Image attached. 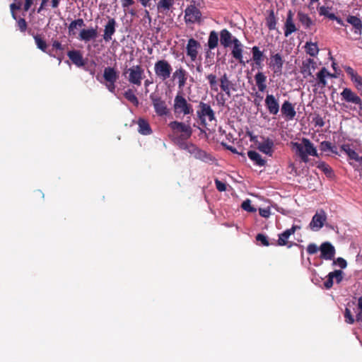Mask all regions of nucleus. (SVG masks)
<instances>
[{
	"label": "nucleus",
	"instance_id": "nucleus-1",
	"mask_svg": "<svg viewBox=\"0 0 362 362\" xmlns=\"http://www.w3.org/2000/svg\"><path fill=\"white\" fill-rule=\"evenodd\" d=\"M196 116L199 124L201 126L199 129L202 132L203 128L207 130L216 124L215 113L209 103L200 102L197 106Z\"/></svg>",
	"mask_w": 362,
	"mask_h": 362
},
{
	"label": "nucleus",
	"instance_id": "nucleus-2",
	"mask_svg": "<svg viewBox=\"0 0 362 362\" xmlns=\"http://www.w3.org/2000/svg\"><path fill=\"white\" fill-rule=\"evenodd\" d=\"M292 146L296 153L305 163L309 161L308 156H318L316 148L307 138H303L300 143L293 142Z\"/></svg>",
	"mask_w": 362,
	"mask_h": 362
},
{
	"label": "nucleus",
	"instance_id": "nucleus-3",
	"mask_svg": "<svg viewBox=\"0 0 362 362\" xmlns=\"http://www.w3.org/2000/svg\"><path fill=\"white\" fill-rule=\"evenodd\" d=\"M173 111L177 117L180 115H192L194 113L192 105L187 102L180 93H177L175 97Z\"/></svg>",
	"mask_w": 362,
	"mask_h": 362
},
{
	"label": "nucleus",
	"instance_id": "nucleus-4",
	"mask_svg": "<svg viewBox=\"0 0 362 362\" xmlns=\"http://www.w3.org/2000/svg\"><path fill=\"white\" fill-rule=\"evenodd\" d=\"M122 75L127 78L131 84L139 86L144 76V69L139 64L134 65L130 68L126 66L123 70Z\"/></svg>",
	"mask_w": 362,
	"mask_h": 362
},
{
	"label": "nucleus",
	"instance_id": "nucleus-5",
	"mask_svg": "<svg viewBox=\"0 0 362 362\" xmlns=\"http://www.w3.org/2000/svg\"><path fill=\"white\" fill-rule=\"evenodd\" d=\"M168 126L174 134L180 133V135L178 136L179 143L187 141L192 134V129L188 124L178 121H173L169 123Z\"/></svg>",
	"mask_w": 362,
	"mask_h": 362
},
{
	"label": "nucleus",
	"instance_id": "nucleus-6",
	"mask_svg": "<svg viewBox=\"0 0 362 362\" xmlns=\"http://www.w3.org/2000/svg\"><path fill=\"white\" fill-rule=\"evenodd\" d=\"M228 47L231 49V54L240 64L243 66L245 65V62L243 59V45L234 36L228 31Z\"/></svg>",
	"mask_w": 362,
	"mask_h": 362
},
{
	"label": "nucleus",
	"instance_id": "nucleus-7",
	"mask_svg": "<svg viewBox=\"0 0 362 362\" xmlns=\"http://www.w3.org/2000/svg\"><path fill=\"white\" fill-rule=\"evenodd\" d=\"M154 71L158 79L162 81H165L170 78L173 71V68L167 60L160 59L154 64Z\"/></svg>",
	"mask_w": 362,
	"mask_h": 362
},
{
	"label": "nucleus",
	"instance_id": "nucleus-8",
	"mask_svg": "<svg viewBox=\"0 0 362 362\" xmlns=\"http://www.w3.org/2000/svg\"><path fill=\"white\" fill-rule=\"evenodd\" d=\"M119 74L115 67L107 66L104 69L103 78L105 81L106 88L112 93H115V83L119 79Z\"/></svg>",
	"mask_w": 362,
	"mask_h": 362
},
{
	"label": "nucleus",
	"instance_id": "nucleus-9",
	"mask_svg": "<svg viewBox=\"0 0 362 362\" xmlns=\"http://www.w3.org/2000/svg\"><path fill=\"white\" fill-rule=\"evenodd\" d=\"M150 99L152 102L156 113L160 117L167 115L168 109L165 100L159 95L158 93H152L150 95Z\"/></svg>",
	"mask_w": 362,
	"mask_h": 362
},
{
	"label": "nucleus",
	"instance_id": "nucleus-10",
	"mask_svg": "<svg viewBox=\"0 0 362 362\" xmlns=\"http://www.w3.org/2000/svg\"><path fill=\"white\" fill-rule=\"evenodd\" d=\"M202 13L199 8L188 6L185 11V21L186 23H194L200 21Z\"/></svg>",
	"mask_w": 362,
	"mask_h": 362
},
{
	"label": "nucleus",
	"instance_id": "nucleus-11",
	"mask_svg": "<svg viewBox=\"0 0 362 362\" xmlns=\"http://www.w3.org/2000/svg\"><path fill=\"white\" fill-rule=\"evenodd\" d=\"M284 59L279 53L272 54L269 63V68L273 71L274 74L279 76L282 74L284 65Z\"/></svg>",
	"mask_w": 362,
	"mask_h": 362
},
{
	"label": "nucleus",
	"instance_id": "nucleus-12",
	"mask_svg": "<svg viewBox=\"0 0 362 362\" xmlns=\"http://www.w3.org/2000/svg\"><path fill=\"white\" fill-rule=\"evenodd\" d=\"M327 220V216L323 210L317 212L313 217L311 222L309 224L310 228L312 230L317 231L322 228L325 222Z\"/></svg>",
	"mask_w": 362,
	"mask_h": 362
},
{
	"label": "nucleus",
	"instance_id": "nucleus-13",
	"mask_svg": "<svg viewBox=\"0 0 362 362\" xmlns=\"http://www.w3.org/2000/svg\"><path fill=\"white\" fill-rule=\"evenodd\" d=\"M342 100L347 103H351L357 105L361 108L362 100L351 89L345 88L341 93Z\"/></svg>",
	"mask_w": 362,
	"mask_h": 362
},
{
	"label": "nucleus",
	"instance_id": "nucleus-14",
	"mask_svg": "<svg viewBox=\"0 0 362 362\" xmlns=\"http://www.w3.org/2000/svg\"><path fill=\"white\" fill-rule=\"evenodd\" d=\"M200 43L194 38H190L186 46L187 55L189 57L192 62L197 59L198 49L200 48Z\"/></svg>",
	"mask_w": 362,
	"mask_h": 362
},
{
	"label": "nucleus",
	"instance_id": "nucleus-15",
	"mask_svg": "<svg viewBox=\"0 0 362 362\" xmlns=\"http://www.w3.org/2000/svg\"><path fill=\"white\" fill-rule=\"evenodd\" d=\"M29 35H32L35 40V45L37 47L40 49L42 52L49 54L52 57H55V54H52L51 50L47 49V44L44 40L42 35L36 34L35 35L31 30H28Z\"/></svg>",
	"mask_w": 362,
	"mask_h": 362
},
{
	"label": "nucleus",
	"instance_id": "nucleus-16",
	"mask_svg": "<svg viewBox=\"0 0 362 362\" xmlns=\"http://www.w3.org/2000/svg\"><path fill=\"white\" fill-rule=\"evenodd\" d=\"M316 68V62L311 58L305 59L303 61L300 66V73L303 75L304 78L308 76H313V71Z\"/></svg>",
	"mask_w": 362,
	"mask_h": 362
},
{
	"label": "nucleus",
	"instance_id": "nucleus-17",
	"mask_svg": "<svg viewBox=\"0 0 362 362\" xmlns=\"http://www.w3.org/2000/svg\"><path fill=\"white\" fill-rule=\"evenodd\" d=\"M320 257L326 260H331L335 255V248L329 242L323 243L320 247Z\"/></svg>",
	"mask_w": 362,
	"mask_h": 362
},
{
	"label": "nucleus",
	"instance_id": "nucleus-18",
	"mask_svg": "<svg viewBox=\"0 0 362 362\" xmlns=\"http://www.w3.org/2000/svg\"><path fill=\"white\" fill-rule=\"evenodd\" d=\"M265 105L271 115H276L279 112V101L273 95L268 94L266 96Z\"/></svg>",
	"mask_w": 362,
	"mask_h": 362
},
{
	"label": "nucleus",
	"instance_id": "nucleus-19",
	"mask_svg": "<svg viewBox=\"0 0 362 362\" xmlns=\"http://www.w3.org/2000/svg\"><path fill=\"white\" fill-rule=\"evenodd\" d=\"M67 56L71 62L78 67L85 66L86 62L83 59V54L80 50L73 49L67 52Z\"/></svg>",
	"mask_w": 362,
	"mask_h": 362
},
{
	"label": "nucleus",
	"instance_id": "nucleus-20",
	"mask_svg": "<svg viewBox=\"0 0 362 362\" xmlns=\"http://www.w3.org/2000/svg\"><path fill=\"white\" fill-rule=\"evenodd\" d=\"M173 78L177 80L178 88L182 90L187 83L188 74L185 69L180 67L173 72Z\"/></svg>",
	"mask_w": 362,
	"mask_h": 362
},
{
	"label": "nucleus",
	"instance_id": "nucleus-21",
	"mask_svg": "<svg viewBox=\"0 0 362 362\" xmlns=\"http://www.w3.org/2000/svg\"><path fill=\"white\" fill-rule=\"evenodd\" d=\"M116 21L113 18H110L107 24L105 25L103 39L105 42L112 40V35L116 31Z\"/></svg>",
	"mask_w": 362,
	"mask_h": 362
},
{
	"label": "nucleus",
	"instance_id": "nucleus-22",
	"mask_svg": "<svg viewBox=\"0 0 362 362\" xmlns=\"http://www.w3.org/2000/svg\"><path fill=\"white\" fill-rule=\"evenodd\" d=\"M281 112L282 115L288 120L293 119L296 115V112L294 108V105L289 102L288 100H285L281 108Z\"/></svg>",
	"mask_w": 362,
	"mask_h": 362
},
{
	"label": "nucleus",
	"instance_id": "nucleus-23",
	"mask_svg": "<svg viewBox=\"0 0 362 362\" xmlns=\"http://www.w3.org/2000/svg\"><path fill=\"white\" fill-rule=\"evenodd\" d=\"M207 79L210 83L212 90H218V87L220 86L221 90L226 91V74H223L221 78V84L219 85L216 80V76L214 74H209Z\"/></svg>",
	"mask_w": 362,
	"mask_h": 362
},
{
	"label": "nucleus",
	"instance_id": "nucleus-24",
	"mask_svg": "<svg viewBox=\"0 0 362 362\" xmlns=\"http://www.w3.org/2000/svg\"><path fill=\"white\" fill-rule=\"evenodd\" d=\"M98 36L97 28H90L88 29H83L79 33L78 38L81 41L89 42L94 40Z\"/></svg>",
	"mask_w": 362,
	"mask_h": 362
},
{
	"label": "nucleus",
	"instance_id": "nucleus-25",
	"mask_svg": "<svg viewBox=\"0 0 362 362\" xmlns=\"http://www.w3.org/2000/svg\"><path fill=\"white\" fill-rule=\"evenodd\" d=\"M297 28L293 20V13L289 11L287 14V18L284 24V35L288 37L293 33L296 32Z\"/></svg>",
	"mask_w": 362,
	"mask_h": 362
},
{
	"label": "nucleus",
	"instance_id": "nucleus-26",
	"mask_svg": "<svg viewBox=\"0 0 362 362\" xmlns=\"http://www.w3.org/2000/svg\"><path fill=\"white\" fill-rule=\"evenodd\" d=\"M273 146L274 141L269 138L264 139L262 142H259L257 144L258 149L269 156H272Z\"/></svg>",
	"mask_w": 362,
	"mask_h": 362
},
{
	"label": "nucleus",
	"instance_id": "nucleus-27",
	"mask_svg": "<svg viewBox=\"0 0 362 362\" xmlns=\"http://www.w3.org/2000/svg\"><path fill=\"white\" fill-rule=\"evenodd\" d=\"M180 148L187 150L191 153H195L196 156L202 158L206 154L204 151L199 150L196 146L192 144H187L184 141L180 143Z\"/></svg>",
	"mask_w": 362,
	"mask_h": 362
},
{
	"label": "nucleus",
	"instance_id": "nucleus-28",
	"mask_svg": "<svg viewBox=\"0 0 362 362\" xmlns=\"http://www.w3.org/2000/svg\"><path fill=\"white\" fill-rule=\"evenodd\" d=\"M297 18L305 29H310L315 25V21L310 17L301 11L298 12Z\"/></svg>",
	"mask_w": 362,
	"mask_h": 362
},
{
	"label": "nucleus",
	"instance_id": "nucleus-29",
	"mask_svg": "<svg viewBox=\"0 0 362 362\" xmlns=\"http://www.w3.org/2000/svg\"><path fill=\"white\" fill-rule=\"evenodd\" d=\"M175 0H159L157 4V10L159 13L167 14L171 10Z\"/></svg>",
	"mask_w": 362,
	"mask_h": 362
},
{
	"label": "nucleus",
	"instance_id": "nucleus-30",
	"mask_svg": "<svg viewBox=\"0 0 362 362\" xmlns=\"http://www.w3.org/2000/svg\"><path fill=\"white\" fill-rule=\"evenodd\" d=\"M252 60L254 61L256 66L259 68H262V62L264 60V54L259 48L257 46H254L252 48Z\"/></svg>",
	"mask_w": 362,
	"mask_h": 362
},
{
	"label": "nucleus",
	"instance_id": "nucleus-31",
	"mask_svg": "<svg viewBox=\"0 0 362 362\" xmlns=\"http://www.w3.org/2000/svg\"><path fill=\"white\" fill-rule=\"evenodd\" d=\"M138 131L142 135H149L152 133L151 128L147 120L139 118L138 122Z\"/></svg>",
	"mask_w": 362,
	"mask_h": 362
},
{
	"label": "nucleus",
	"instance_id": "nucleus-32",
	"mask_svg": "<svg viewBox=\"0 0 362 362\" xmlns=\"http://www.w3.org/2000/svg\"><path fill=\"white\" fill-rule=\"evenodd\" d=\"M341 150L343 151L351 160H354L355 161H360L361 157L354 150L351 145L349 144H345L341 145Z\"/></svg>",
	"mask_w": 362,
	"mask_h": 362
},
{
	"label": "nucleus",
	"instance_id": "nucleus-33",
	"mask_svg": "<svg viewBox=\"0 0 362 362\" xmlns=\"http://www.w3.org/2000/svg\"><path fill=\"white\" fill-rule=\"evenodd\" d=\"M255 80L258 90L261 92L264 91L267 88V77L264 76V74L262 72L257 73L255 76Z\"/></svg>",
	"mask_w": 362,
	"mask_h": 362
},
{
	"label": "nucleus",
	"instance_id": "nucleus-34",
	"mask_svg": "<svg viewBox=\"0 0 362 362\" xmlns=\"http://www.w3.org/2000/svg\"><path fill=\"white\" fill-rule=\"evenodd\" d=\"M85 25H86L83 18H78L76 20L73 21L68 26L69 34L70 35H75V30L76 29H78V28L84 27Z\"/></svg>",
	"mask_w": 362,
	"mask_h": 362
},
{
	"label": "nucleus",
	"instance_id": "nucleus-35",
	"mask_svg": "<svg viewBox=\"0 0 362 362\" xmlns=\"http://www.w3.org/2000/svg\"><path fill=\"white\" fill-rule=\"evenodd\" d=\"M247 156L250 160L255 162V163L259 166H264L266 163L265 160L262 158L259 153L255 151H249Z\"/></svg>",
	"mask_w": 362,
	"mask_h": 362
},
{
	"label": "nucleus",
	"instance_id": "nucleus-36",
	"mask_svg": "<svg viewBox=\"0 0 362 362\" xmlns=\"http://www.w3.org/2000/svg\"><path fill=\"white\" fill-rule=\"evenodd\" d=\"M347 22L352 25L356 29L355 33H361L362 29V21L361 19L354 16H349L346 19Z\"/></svg>",
	"mask_w": 362,
	"mask_h": 362
},
{
	"label": "nucleus",
	"instance_id": "nucleus-37",
	"mask_svg": "<svg viewBox=\"0 0 362 362\" xmlns=\"http://www.w3.org/2000/svg\"><path fill=\"white\" fill-rule=\"evenodd\" d=\"M305 48L306 53L310 55L311 57H315L319 52V49L317 43L307 42L305 45Z\"/></svg>",
	"mask_w": 362,
	"mask_h": 362
},
{
	"label": "nucleus",
	"instance_id": "nucleus-38",
	"mask_svg": "<svg viewBox=\"0 0 362 362\" xmlns=\"http://www.w3.org/2000/svg\"><path fill=\"white\" fill-rule=\"evenodd\" d=\"M218 43V33L213 30L210 33L209 40H208V46L210 49H213L217 47Z\"/></svg>",
	"mask_w": 362,
	"mask_h": 362
},
{
	"label": "nucleus",
	"instance_id": "nucleus-39",
	"mask_svg": "<svg viewBox=\"0 0 362 362\" xmlns=\"http://www.w3.org/2000/svg\"><path fill=\"white\" fill-rule=\"evenodd\" d=\"M325 73H327V69L325 67H323L317 74V85L321 88H324L327 86Z\"/></svg>",
	"mask_w": 362,
	"mask_h": 362
},
{
	"label": "nucleus",
	"instance_id": "nucleus-40",
	"mask_svg": "<svg viewBox=\"0 0 362 362\" xmlns=\"http://www.w3.org/2000/svg\"><path fill=\"white\" fill-rule=\"evenodd\" d=\"M124 96L128 101L132 103L134 105H139V100L136 95L134 94L132 89L129 88L127 90H126L124 93Z\"/></svg>",
	"mask_w": 362,
	"mask_h": 362
},
{
	"label": "nucleus",
	"instance_id": "nucleus-41",
	"mask_svg": "<svg viewBox=\"0 0 362 362\" xmlns=\"http://www.w3.org/2000/svg\"><path fill=\"white\" fill-rule=\"evenodd\" d=\"M291 235L292 234L288 229L284 231L282 233L279 234V239L277 240V245L279 246L286 245L288 243V240Z\"/></svg>",
	"mask_w": 362,
	"mask_h": 362
},
{
	"label": "nucleus",
	"instance_id": "nucleus-42",
	"mask_svg": "<svg viewBox=\"0 0 362 362\" xmlns=\"http://www.w3.org/2000/svg\"><path fill=\"white\" fill-rule=\"evenodd\" d=\"M267 25L270 30L276 28V20L273 11H271L269 16L267 18Z\"/></svg>",
	"mask_w": 362,
	"mask_h": 362
},
{
	"label": "nucleus",
	"instance_id": "nucleus-43",
	"mask_svg": "<svg viewBox=\"0 0 362 362\" xmlns=\"http://www.w3.org/2000/svg\"><path fill=\"white\" fill-rule=\"evenodd\" d=\"M65 45H62L57 40H52V49H50L52 52V54L57 52H62L65 49Z\"/></svg>",
	"mask_w": 362,
	"mask_h": 362
},
{
	"label": "nucleus",
	"instance_id": "nucleus-44",
	"mask_svg": "<svg viewBox=\"0 0 362 362\" xmlns=\"http://www.w3.org/2000/svg\"><path fill=\"white\" fill-rule=\"evenodd\" d=\"M13 3L10 5V10L11 13L12 18L16 20V14L15 11L16 10H20L23 5V3L21 0H13Z\"/></svg>",
	"mask_w": 362,
	"mask_h": 362
},
{
	"label": "nucleus",
	"instance_id": "nucleus-45",
	"mask_svg": "<svg viewBox=\"0 0 362 362\" xmlns=\"http://www.w3.org/2000/svg\"><path fill=\"white\" fill-rule=\"evenodd\" d=\"M329 11H330V8L329 7L321 6L319 8V14L320 16H324L325 17H327L330 20H333L334 18H336V16L334 13H330Z\"/></svg>",
	"mask_w": 362,
	"mask_h": 362
},
{
	"label": "nucleus",
	"instance_id": "nucleus-46",
	"mask_svg": "<svg viewBox=\"0 0 362 362\" xmlns=\"http://www.w3.org/2000/svg\"><path fill=\"white\" fill-rule=\"evenodd\" d=\"M16 23L19 30L21 33H25L28 28V23L23 18H16Z\"/></svg>",
	"mask_w": 362,
	"mask_h": 362
},
{
	"label": "nucleus",
	"instance_id": "nucleus-47",
	"mask_svg": "<svg viewBox=\"0 0 362 362\" xmlns=\"http://www.w3.org/2000/svg\"><path fill=\"white\" fill-rule=\"evenodd\" d=\"M351 81L354 83L360 94L362 95V77L358 75Z\"/></svg>",
	"mask_w": 362,
	"mask_h": 362
},
{
	"label": "nucleus",
	"instance_id": "nucleus-48",
	"mask_svg": "<svg viewBox=\"0 0 362 362\" xmlns=\"http://www.w3.org/2000/svg\"><path fill=\"white\" fill-rule=\"evenodd\" d=\"M242 208L249 212H255L256 209L252 206L251 201L250 199H246L242 203Z\"/></svg>",
	"mask_w": 362,
	"mask_h": 362
},
{
	"label": "nucleus",
	"instance_id": "nucleus-49",
	"mask_svg": "<svg viewBox=\"0 0 362 362\" xmlns=\"http://www.w3.org/2000/svg\"><path fill=\"white\" fill-rule=\"evenodd\" d=\"M344 318L345 322L348 324H353L354 322V318L351 314L350 309L346 308L344 310Z\"/></svg>",
	"mask_w": 362,
	"mask_h": 362
},
{
	"label": "nucleus",
	"instance_id": "nucleus-50",
	"mask_svg": "<svg viewBox=\"0 0 362 362\" xmlns=\"http://www.w3.org/2000/svg\"><path fill=\"white\" fill-rule=\"evenodd\" d=\"M256 240L258 242H260L262 244V245H264V246L269 245V242L267 239V237L266 235H264V234H262V233L257 234L256 236Z\"/></svg>",
	"mask_w": 362,
	"mask_h": 362
},
{
	"label": "nucleus",
	"instance_id": "nucleus-51",
	"mask_svg": "<svg viewBox=\"0 0 362 362\" xmlns=\"http://www.w3.org/2000/svg\"><path fill=\"white\" fill-rule=\"evenodd\" d=\"M332 277L336 279L337 283H340L343 279V272L341 270H335L330 272Z\"/></svg>",
	"mask_w": 362,
	"mask_h": 362
},
{
	"label": "nucleus",
	"instance_id": "nucleus-52",
	"mask_svg": "<svg viewBox=\"0 0 362 362\" xmlns=\"http://www.w3.org/2000/svg\"><path fill=\"white\" fill-rule=\"evenodd\" d=\"M320 250V247L315 243H310L307 247V252L309 255H314L317 252Z\"/></svg>",
	"mask_w": 362,
	"mask_h": 362
},
{
	"label": "nucleus",
	"instance_id": "nucleus-53",
	"mask_svg": "<svg viewBox=\"0 0 362 362\" xmlns=\"http://www.w3.org/2000/svg\"><path fill=\"white\" fill-rule=\"evenodd\" d=\"M327 280L325 281L324 283V286L325 287L327 288V289H329L332 287L333 286V279L334 278L332 277V274H331V273L329 272L327 275Z\"/></svg>",
	"mask_w": 362,
	"mask_h": 362
},
{
	"label": "nucleus",
	"instance_id": "nucleus-54",
	"mask_svg": "<svg viewBox=\"0 0 362 362\" xmlns=\"http://www.w3.org/2000/svg\"><path fill=\"white\" fill-rule=\"evenodd\" d=\"M320 148L324 152L329 151V149H332V144L329 141H322L320 144Z\"/></svg>",
	"mask_w": 362,
	"mask_h": 362
},
{
	"label": "nucleus",
	"instance_id": "nucleus-55",
	"mask_svg": "<svg viewBox=\"0 0 362 362\" xmlns=\"http://www.w3.org/2000/svg\"><path fill=\"white\" fill-rule=\"evenodd\" d=\"M215 183L216 188L219 192H223L226 190V184L220 181L218 179H215Z\"/></svg>",
	"mask_w": 362,
	"mask_h": 362
},
{
	"label": "nucleus",
	"instance_id": "nucleus-56",
	"mask_svg": "<svg viewBox=\"0 0 362 362\" xmlns=\"http://www.w3.org/2000/svg\"><path fill=\"white\" fill-rule=\"evenodd\" d=\"M344 69L347 74L350 76L351 80L358 76V74L350 66H345Z\"/></svg>",
	"mask_w": 362,
	"mask_h": 362
},
{
	"label": "nucleus",
	"instance_id": "nucleus-57",
	"mask_svg": "<svg viewBox=\"0 0 362 362\" xmlns=\"http://www.w3.org/2000/svg\"><path fill=\"white\" fill-rule=\"evenodd\" d=\"M220 42L222 46L226 47V29H223L221 32Z\"/></svg>",
	"mask_w": 362,
	"mask_h": 362
},
{
	"label": "nucleus",
	"instance_id": "nucleus-58",
	"mask_svg": "<svg viewBox=\"0 0 362 362\" xmlns=\"http://www.w3.org/2000/svg\"><path fill=\"white\" fill-rule=\"evenodd\" d=\"M313 122L315 124V126H318L320 127H322L325 125V122L320 115H317L313 118Z\"/></svg>",
	"mask_w": 362,
	"mask_h": 362
},
{
	"label": "nucleus",
	"instance_id": "nucleus-59",
	"mask_svg": "<svg viewBox=\"0 0 362 362\" xmlns=\"http://www.w3.org/2000/svg\"><path fill=\"white\" fill-rule=\"evenodd\" d=\"M334 264H337L341 269H344L346 267V262L342 257H338L335 261H334Z\"/></svg>",
	"mask_w": 362,
	"mask_h": 362
},
{
	"label": "nucleus",
	"instance_id": "nucleus-60",
	"mask_svg": "<svg viewBox=\"0 0 362 362\" xmlns=\"http://www.w3.org/2000/svg\"><path fill=\"white\" fill-rule=\"evenodd\" d=\"M122 6L125 10L134 4V0H121Z\"/></svg>",
	"mask_w": 362,
	"mask_h": 362
},
{
	"label": "nucleus",
	"instance_id": "nucleus-61",
	"mask_svg": "<svg viewBox=\"0 0 362 362\" xmlns=\"http://www.w3.org/2000/svg\"><path fill=\"white\" fill-rule=\"evenodd\" d=\"M259 213L261 216L267 218L270 215V210L269 209H259Z\"/></svg>",
	"mask_w": 362,
	"mask_h": 362
},
{
	"label": "nucleus",
	"instance_id": "nucleus-62",
	"mask_svg": "<svg viewBox=\"0 0 362 362\" xmlns=\"http://www.w3.org/2000/svg\"><path fill=\"white\" fill-rule=\"evenodd\" d=\"M189 6H193L197 8L201 7L203 1L202 0H189Z\"/></svg>",
	"mask_w": 362,
	"mask_h": 362
},
{
	"label": "nucleus",
	"instance_id": "nucleus-63",
	"mask_svg": "<svg viewBox=\"0 0 362 362\" xmlns=\"http://www.w3.org/2000/svg\"><path fill=\"white\" fill-rule=\"evenodd\" d=\"M319 168H322V170L326 173H329L332 172L331 168L329 167V165H326L325 163H321L319 165Z\"/></svg>",
	"mask_w": 362,
	"mask_h": 362
},
{
	"label": "nucleus",
	"instance_id": "nucleus-64",
	"mask_svg": "<svg viewBox=\"0 0 362 362\" xmlns=\"http://www.w3.org/2000/svg\"><path fill=\"white\" fill-rule=\"evenodd\" d=\"M33 4V0H25L24 4L23 9L25 11H28Z\"/></svg>",
	"mask_w": 362,
	"mask_h": 362
}]
</instances>
